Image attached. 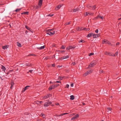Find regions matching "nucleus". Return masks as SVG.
I'll return each mask as SVG.
<instances>
[{
	"label": "nucleus",
	"instance_id": "obj_63",
	"mask_svg": "<svg viewBox=\"0 0 121 121\" xmlns=\"http://www.w3.org/2000/svg\"><path fill=\"white\" fill-rule=\"evenodd\" d=\"M72 87L73 86V84L72 83L70 85Z\"/></svg>",
	"mask_w": 121,
	"mask_h": 121
},
{
	"label": "nucleus",
	"instance_id": "obj_45",
	"mask_svg": "<svg viewBox=\"0 0 121 121\" xmlns=\"http://www.w3.org/2000/svg\"><path fill=\"white\" fill-rule=\"evenodd\" d=\"M36 55H35L34 54H30L29 55H28V56H35Z\"/></svg>",
	"mask_w": 121,
	"mask_h": 121
},
{
	"label": "nucleus",
	"instance_id": "obj_15",
	"mask_svg": "<svg viewBox=\"0 0 121 121\" xmlns=\"http://www.w3.org/2000/svg\"><path fill=\"white\" fill-rule=\"evenodd\" d=\"M93 34L92 33H89L86 36L87 38L89 37L92 36H93Z\"/></svg>",
	"mask_w": 121,
	"mask_h": 121
},
{
	"label": "nucleus",
	"instance_id": "obj_49",
	"mask_svg": "<svg viewBox=\"0 0 121 121\" xmlns=\"http://www.w3.org/2000/svg\"><path fill=\"white\" fill-rule=\"evenodd\" d=\"M69 85L68 84H67L66 85V86L65 87V88H69Z\"/></svg>",
	"mask_w": 121,
	"mask_h": 121
},
{
	"label": "nucleus",
	"instance_id": "obj_36",
	"mask_svg": "<svg viewBox=\"0 0 121 121\" xmlns=\"http://www.w3.org/2000/svg\"><path fill=\"white\" fill-rule=\"evenodd\" d=\"M54 15V14H48L47 15V16H48L52 17V16H53Z\"/></svg>",
	"mask_w": 121,
	"mask_h": 121
},
{
	"label": "nucleus",
	"instance_id": "obj_48",
	"mask_svg": "<svg viewBox=\"0 0 121 121\" xmlns=\"http://www.w3.org/2000/svg\"><path fill=\"white\" fill-rule=\"evenodd\" d=\"M107 43H108L109 44H111V46H112V45L111 44V42H109L108 41Z\"/></svg>",
	"mask_w": 121,
	"mask_h": 121
},
{
	"label": "nucleus",
	"instance_id": "obj_32",
	"mask_svg": "<svg viewBox=\"0 0 121 121\" xmlns=\"http://www.w3.org/2000/svg\"><path fill=\"white\" fill-rule=\"evenodd\" d=\"M65 47L63 45H62L60 48V49H65Z\"/></svg>",
	"mask_w": 121,
	"mask_h": 121
},
{
	"label": "nucleus",
	"instance_id": "obj_5",
	"mask_svg": "<svg viewBox=\"0 0 121 121\" xmlns=\"http://www.w3.org/2000/svg\"><path fill=\"white\" fill-rule=\"evenodd\" d=\"M51 96V95L50 94H48L44 96V97H43V99H45L47 98H48L50 97Z\"/></svg>",
	"mask_w": 121,
	"mask_h": 121
},
{
	"label": "nucleus",
	"instance_id": "obj_30",
	"mask_svg": "<svg viewBox=\"0 0 121 121\" xmlns=\"http://www.w3.org/2000/svg\"><path fill=\"white\" fill-rule=\"evenodd\" d=\"M84 30H85L86 31H89L90 30V29L89 28H83Z\"/></svg>",
	"mask_w": 121,
	"mask_h": 121
},
{
	"label": "nucleus",
	"instance_id": "obj_62",
	"mask_svg": "<svg viewBox=\"0 0 121 121\" xmlns=\"http://www.w3.org/2000/svg\"><path fill=\"white\" fill-rule=\"evenodd\" d=\"M55 65L54 64H52V66L53 67H54L55 66Z\"/></svg>",
	"mask_w": 121,
	"mask_h": 121
},
{
	"label": "nucleus",
	"instance_id": "obj_58",
	"mask_svg": "<svg viewBox=\"0 0 121 121\" xmlns=\"http://www.w3.org/2000/svg\"><path fill=\"white\" fill-rule=\"evenodd\" d=\"M72 65H76V63L75 62H73L72 63Z\"/></svg>",
	"mask_w": 121,
	"mask_h": 121
},
{
	"label": "nucleus",
	"instance_id": "obj_52",
	"mask_svg": "<svg viewBox=\"0 0 121 121\" xmlns=\"http://www.w3.org/2000/svg\"><path fill=\"white\" fill-rule=\"evenodd\" d=\"M77 30L78 31H80V27H78L76 28Z\"/></svg>",
	"mask_w": 121,
	"mask_h": 121
},
{
	"label": "nucleus",
	"instance_id": "obj_64",
	"mask_svg": "<svg viewBox=\"0 0 121 121\" xmlns=\"http://www.w3.org/2000/svg\"><path fill=\"white\" fill-rule=\"evenodd\" d=\"M55 55H53L52 56V58H54L55 57Z\"/></svg>",
	"mask_w": 121,
	"mask_h": 121
},
{
	"label": "nucleus",
	"instance_id": "obj_1",
	"mask_svg": "<svg viewBox=\"0 0 121 121\" xmlns=\"http://www.w3.org/2000/svg\"><path fill=\"white\" fill-rule=\"evenodd\" d=\"M104 54L106 55H109L110 56H115L116 55L115 54H113L107 51L105 52Z\"/></svg>",
	"mask_w": 121,
	"mask_h": 121
},
{
	"label": "nucleus",
	"instance_id": "obj_55",
	"mask_svg": "<svg viewBox=\"0 0 121 121\" xmlns=\"http://www.w3.org/2000/svg\"><path fill=\"white\" fill-rule=\"evenodd\" d=\"M103 72V70H100V71H99V73H102Z\"/></svg>",
	"mask_w": 121,
	"mask_h": 121
},
{
	"label": "nucleus",
	"instance_id": "obj_18",
	"mask_svg": "<svg viewBox=\"0 0 121 121\" xmlns=\"http://www.w3.org/2000/svg\"><path fill=\"white\" fill-rule=\"evenodd\" d=\"M93 38H95L98 37L99 36V35L98 34H93Z\"/></svg>",
	"mask_w": 121,
	"mask_h": 121
},
{
	"label": "nucleus",
	"instance_id": "obj_19",
	"mask_svg": "<svg viewBox=\"0 0 121 121\" xmlns=\"http://www.w3.org/2000/svg\"><path fill=\"white\" fill-rule=\"evenodd\" d=\"M1 69L2 70V71H4V72L5 71V70H6V69L5 68L3 65H2Z\"/></svg>",
	"mask_w": 121,
	"mask_h": 121
},
{
	"label": "nucleus",
	"instance_id": "obj_33",
	"mask_svg": "<svg viewBox=\"0 0 121 121\" xmlns=\"http://www.w3.org/2000/svg\"><path fill=\"white\" fill-rule=\"evenodd\" d=\"M41 115L42 117H43V118H45V115L41 113Z\"/></svg>",
	"mask_w": 121,
	"mask_h": 121
},
{
	"label": "nucleus",
	"instance_id": "obj_7",
	"mask_svg": "<svg viewBox=\"0 0 121 121\" xmlns=\"http://www.w3.org/2000/svg\"><path fill=\"white\" fill-rule=\"evenodd\" d=\"M99 18L101 19L102 20H103L104 19V17L103 16H101L98 15L95 18L96 19H97L98 18Z\"/></svg>",
	"mask_w": 121,
	"mask_h": 121
},
{
	"label": "nucleus",
	"instance_id": "obj_39",
	"mask_svg": "<svg viewBox=\"0 0 121 121\" xmlns=\"http://www.w3.org/2000/svg\"><path fill=\"white\" fill-rule=\"evenodd\" d=\"M70 24V22H66L65 24V25H69Z\"/></svg>",
	"mask_w": 121,
	"mask_h": 121
},
{
	"label": "nucleus",
	"instance_id": "obj_38",
	"mask_svg": "<svg viewBox=\"0 0 121 121\" xmlns=\"http://www.w3.org/2000/svg\"><path fill=\"white\" fill-rule=\"evenodd\" d=\"M36 103L37 104H38L39 105V104H40V101H36Z\"/></svg>",
	"mask_w": 121,
	"mask_h": 121
},
{
	"label": "nucleus",
	"instance_id": "obj_51",
	"mask_svg": "<svg viewBox=\"0 0 121 121\" xmlns=\"http://www.w3.org/2000/svg\"><path fill=\"white\" fill-rule=\"evenodd\" d=\"M120 44V43L119 42H117V43L116 44V45L117 46H118V45H119Z\"/></svg>",
	"mask_w": 121,
	"mask_h": 121
},
{
	"label": "nucleus",
	"instance_id": "obj_21",
	"mask_svg": "<svg viewBox=\"0 0 121 121\" xmlns=\"http://www.w3.org/2000/svg\"><path fill=\"white\" fill-rule=\"evenodd\" d=\"M70 100H73L74 99V98H75V97H74V96L73 95H71L70 96Z\"/></svg>",
	"mask_w": 121,
	"mask_h": 121
},
{
	"label": "nucleus",
	"instance_id": "obj_6",
	"mask_svg": "<svg viewBox=\"0 0 121 121\" xmlns=\"http://www.w3.org/2000/svg\"><path fill=\"white\" fill-rule=\"evenodd\" d=\"M94 14V13H92L90 12H86V15L92 16Z\"/></svg>",
	"mask_w": 121,
	"mask_h": 121
},
{
	"label": "nucleus",
	"instance_id": "obj_23",
	"mask_svg": "<svg viewBox=\"0 0 121 121\" xmlns=\"http://www.w3.org/2000/svg\"><path fill=\"white\" fill-rule=\"evenodd\" d=\"M55 34V31H53V32H52L51 31L49 33V35H52L54 34Z\"/></svg>",
	"mask_w": 121,
	"mask_h": 121
},
{
	"label": "nucleus",
	"instance_id": "obj_40",
	"mask_svg": "<svg viewBox=\"0 0 121 121\" xmlns=\"http://www.w3.org/2000/svg\"><path fill=\"white\" fill-rule=\"evenodd\" d=\"M33 71V70H29V71L27 72V73H29V72H30L31 73H32Z\"/></svg>",
	"mask_w": 121,
	"mask_h": 121
},
{
	"label": "nucleus",
	"instance_id": "obj_41",
	"mask_svg": "<svg viewBox=\"0 0 121 121\" xmlns=\"http://www.w3.org/2000/svg\"><path fill=\"white\" fill-rule=\"evenodd\" d=\"M70 49V46L67 47L66 48V49L67 50H68Z\"/></svg>",
	"mask_w": 121,
	"mask_h": 121
},
{
	"label": "nucleus",
	"instance_id": "obj_12",
	"mask_svg": "<svg viewBox=\"0 0 121 121\" xmlns=\"http://www.w3.org/2000/svg\"><path fill=\"white\" fill-rule=\"evenodd\" d=\"M25 28L28 30L30 31V32L33 33L32 30L29 27H28L27 26H25Z\"/></svg>",
	"mask_w": 121,
	"mask_h": 121
},
{
	"label": "nucleus",
	"instance_id": "obj_9",
	"mask_svg": "<svg viewBox=\"0 0 121 121\" xmlns=\"http://www.w3.org/2000/svg\"><path fill=\"white\" fill-rule=\"evenodd\" d=\"M25 65L28 67H30L32 66V65L30 63L28 62L26 63Z\"/></svg>",
	"mask_w": 121,
	"mask_h": 121
},
{
	"label": "nucleus",
	"instance_id": "obj_50",
	"mask_svg": "<svg viewBox=\"0 0 121 121\" xmlns=\"http://www.w3.org/2000/svg\"><path fill=\"white\" fill-rule=\"evenodd\" d=\"M62 116V114H61L60 115H56V116H57V117H60V116Z\"/></svg>",
	"mask_w": 121,
	"mask_h": 121
},
{
	"label": "nucleus",
	"instance_id": "obj_43",
	"mask_svg": "<svg viewBox=\"0 0 121 121\" xmlns=\"http://www.w3.org/2000/svg\"><path fill=\"white\" fill-rule=\"evenodd\" d=\"M24 14L28 15L29 14V12H24Z\"/></svg>",
	"mask_w": 121,
	"mask_h": 121
},
{
	"label": "nucleus",
	"instance_id": "obj_25",
	"mask_svg": "<svg viewBox=\"0 0 121 121\" xmlns=\"http://www.w3.org/2000/svg\"><path fill=\"white\" fill-rule=\"evenodd\" d=\"M77 11V9H71L70 11L72 12H75Z\"/></svg>",
	"mask_w": 121,
	"mask_h": 121
},
{
	"label": "nucleus",
	"instance_id": "obj_26",
	"mask_svg": "<svg viewBox=\"0 0 121 121\" xmlns=\"http://www.w3.org/2000/svg\"><path fill=\"white\" fill-rule=\"evenodd\" d=\"M22 9L21 8L17 9L15 10L14 11H15L16 12H19Z\"/></svg>",
	"mask_w": 121,
	"mask_h": 121
},
{
	"label": "nucleus",
	"instance_id": "obj_10",
	"mask_svg": "<svg viewBox=\"0 0 121 121\" xmlns=\"http://www.w3.org/2000/svg\"><path fill=\"white\" fill-rule=\"evenodd\" d=\"M62 5H58L56 8H55V9L56 10H58L60 9L62 6Z\"/></svg>",
	"mask_w": 121,
	"mask_h": 121
},
{
	"label": "nucleus",
	"instance_id": "obj_61",
	"mask_svg": "<svg viewBox=\"0 0 121 121\" xmlns=\"http://www.w3.org/2000/svg\"><path fill=\"white\" fill-rule=\"evenodd\" d=\"M14 83L13 82H12L11 84V85L12 86H13L14 85Z\"/></svg>",
	"mask_w": 121,
	"mask_h": 121
},
{
	"label": "nucleus",
	"instance_id": "obj_16",
	"mask_svg": "<svg viewBox=\"0 0 121 121\" xmlns=\"http://www.w3.org/2000/svg\"><path fill=\"white\" fill-rule=\"evenodd\" d=\"M42 0H39V3L38 4V5L41 6L42 4Z\"/></svg>",
	"mask_w": 121,
	"mask_h": 121
},
{
	"label": "nucleus",
	"instance_id": "obj_22",
	"mask_svg": "<svg viewBox=\"0 0 121 121\" xmlns=\"http://www.w3.org/2000/svg\"><path fill=\"white\" fill-rule=\"evenodd\" d=\"M54 89L53 86H50L49 88L48 89L49 91H51L52 89Z\"/></svg>",
	"mask_w": 121,
	"mask_h": 121
},
{
	"label": "nucleus",
	"instance_id": "obj_54",
	"mask_svg": "<svg viewBox=\"0 0 121 121\" xmlns=\"http://www.w3.org/2000/svg\"><path fill=\"white\" fill-rule=\"evenodd\" d=\"M58 79L59 80H61L62 79H61V77H60L58 78Z\"/></svg>",
	"mask_w": 121,
	"mask_h": 121
},
{
	"label": "nucleus",
	"instance_id": "obj_29",
	"mask_svg": "<svg viewBox=\"0 0 121 121\" xmlns=\"http://www.w3.org/2000/svg\"><path fill=\"white\" fill-rule=\"evenodd\" d=\"M84 42H85V41L84 40H82V39H81L78 42L79 43H84Z\"/></svg>",
	"mask_w": 121,
	"mask_h": 121
},
{
	"label": "nucleus",
	"instance_id": "obj_53",
	"mask_svg": "<svg viewBox=\"0 0 121 121\" xmlns=\"http://www.w3.org/2000/svg\"><path fill=\"white\" fill-rule=\"evenodd\" d=\"M95 33H97L98 32V29H97L95 31Z\"/></svg>",
	"mask_w": 121,
	"mask_h": 121
},
{
	"label": "nucleus",
	"instance_id": "obj_57",
	"mask_svg": "<svg viewBox=\"0 0 121 121\" xmlns=\"http://www.w3.org/2000/svg\"><path fill=\"white\" fill-rule=\"evenodd\" d=\"M68 114V113H63V114H62V116H63V115H65V114Z\"/></svg>",
	"mask_w": 121,
	"mask_h": 121
},
{
	"label": "nucleus",
	"instance_id": "obj_44",
	"mask_svg": "<svg viewBox=\"0 0 121 121\" xmlns=\"http://www.w3.org/2000/svg\"><path fill=\"white\" fill-rule=\"evenodd\" d=\"M107 109L108 110V111H111L112 109V108H107Z\"/></svg>",
	"mask_w": 121,
	"mask_h": 121
},
{
	"label": "nucleus",
	"instance_id": "obj_47",
	"mask_svg": "<svg viewBox=\"0 0 121 121\" xmlns=\"http://www.w3.org/2000/svg\"><path fill=\"white\" fill-rule=\"evenodd\" d=\"M12 71L11 70H10V71H9L7 73H6L7 74V75L10 72H11Z\"/></svg>",
	"mask_w": 121,
	"mask_h": 121
},
{
	"label": "nucleus",
	"instance_id": "obj_20",
	"mask_svg": "<svg viewBox=\"0 0 121 121\" xmlns=\"http://www.w3.org/2000/svg\"><path fill=\"white\" fill-rule=\"evenodd\" d=\"M59 85V84H55L54 85H53V87L54 88H55L56 87H58Z\"/></svg>",
	"mask_w": 121,
	"mask_h": 121
},
{
	"label": "nucleus",
	"instance_id": "obj_59",
	"mask_svg": "<svg viewBox=\"0 0 121 121\" xmlns=\"http://www.w3.org/2000/svg\"><path fill=\"white\" fill-rule=\"evenodd\" d=\"M118 51H117L116 52V55H118Z\"/></svg>",
	"mask_w": 121,
	"mask_h": 121
},
{
	"label": "nucleus",
	"instance_id": "obj_34",
	"mask_svg": "<svg viewBox=\"0 0 121 121\" xmlns=\"http://www.w3.org/2000/svg\"><path fill=\"white\" fill-rule=\"evenodd\" d=\"M62 59H63V57L58 58V60H62Z\"/></svg>",
	"mask_w": 121,
	"mask_h": 121
},
{
	"label": "nucleus",
	"instance_id": "obj_56",
	"mask_svg": "<svg viewBox=\"0 0 121 121\" xmlns=\"http://www.w3.org/2000/svg\"><path fill=\"white\" fill-rule=\"evenodd\" d=\"M56 82L61 83V82L60 81H57Z\"/></svg>",
	"mask_w": 121,
	"mask_h": 121
},
{
	"label": "nucleus",
	"instance_id": "obj_3",
	"mask_svg": "<svg viewBox=\"0 0 121 121\" xmlns=\"http://www.w3.org/2000/svg\"><path fill=\"white\" fill-rule=\"evenodd\" d=\"M92 70H88L84 74V76H86L87 75L92 73Z\"/></svg>",
	"mask_w": 121,
	"mask_h": 121
},
{
	"label": "nucleus",
	"instance_id": "obj_4",
	"mask_svg": "<svg viewBox=\"0 0 121 121\" xmlns=\"http://www.w3.org/2000/svg\"><path fill=\"white\" fill-rule=\"evenodd\" d=\"M30 87V86H26L25 87L23 88L22 91V92L23 93L26 90L28 89V87Z\"/></svg>",
	"mask_w": 121,
	"mask_h": 121
},
{
	"label": "nucleus",
	"instance_id": "obj_24",
	"mask_svg": "<svg viewBox=\"0 0 121 121\" xmlns=\"http://www.w3.org/2000/svg\"><path fill=\"white\" fill-rule=\"evenodd\" d=\"M76 46L74 45L73 46H70V49H74L75 48Z\"/></svg>",
	"mask_w": 121,
	"mask_h": 121
},
{
	"label": "nucleus",
	"instance_id": "obj_46",
	"mask_svg": "<svg viewBox=\"0 0 121 121\" xmlns=\"http://www.w3.org/2000/svg\"><path fill=\"white\" fill-rule=\"evenodd\" d=\"M94 53H91L89 54V56H90L91 55H94Z\"/></svg>",
	"mask_w": 121,
	"mask_h": 121
},
{
	"label": "nucleus",
	"instance_id": "obj_60",
	"mask_svg": "<svg viewBox=\"0 0 121 121\" xmlns=\"http://www.w3.org/2000/svg\"><path fill=\"white\" fill-rule=\"evenodd\" d=\"M69 70H66V72L67 73H69Z\"/></svg>",
	"mask_w": 121,
	"mask_h": 121
},
{
	"label": "nucleus",
	"instance_id": "obj_37",
	"mask_svg": "<svg viewBox=\"0 0 121 121\" xmlns=\"http://www.w3.org/2000/svg\"><path fill=\"white\" fill-rule=\"evenodd\" d=\"M74 117H75V118H77L79 117V115L78 114H77Z\"/></svg>",
	"mask_w": 121,
	"mask_h": 121
},
{
	"label": "nucleus",
	"instance_id": "obj_42",
	"mask_svg": "<svg viewBox=\"0 0 121 121\" xmlns=\"http://www.w3.org/2000/svg\"><path fill=\"white\" fill-rule=\"evenodd\" d=\"M76 119V118L75 117H72L71 118V120H74L75 119Z\"/></svg>",
	"mask_w": 121,
	"mask_h": 121
},
{
	"label": "nucleus",
	"instance_id": "obj_28",
	"mask_svg": "<svg viewBox=\"0 0 121 121\" xmlns=\"http://www.w3.org/2000/svg\"><path fill=\"white\" fill-rule=\"evenodd\" d=\"M17 45L18 47H22L20 43H19L18 42H17Z\"/></svg>",
	"mask_w": 121,
	"mask_h": 121
},
{
	"label": "nucleus",
	"instance_id": "obj_14",
	"mask_svg": "<svg viewBox=\"0 0 121 121\" xmlns=\"http://www.w3.org/2000/svg\"><path fill=\"white\" fill-rule=\"evenodd\" d=\"M45 48V46H41L39 47H37V48L39 50H41L44 49Z\"/></svg>",
	"mask_w": 121,
	"mask_h": 121
},
{
	"label": "nucleus",
	"instance_id": "obj_8",
	"mask_svg": "<svg viewBox=\"0 0 121 121\" xmlns=\"http://www.w3.org/2000/svg\"><path fill=\"white\" fill-rule=\"evenodd\" d=\"M53 29H49L47 30H46V33L47 34L49 35V33L50 32L52 31Z\"/></svg>",
	"mask_w": 121,
	"mask_h": 121
},
{
	"label": "nucleus",
	"instance_id": "obj_13",
	"mask_svg": "<svg viewBox=\"0 0 121 121\" xmlns=\"http://www.w3.org/2000/svg\"><path fill=\"white\" fill-rule=\"evenodd\" d=\"M108 41L107 39H104L102 41V43L103 44H107V43Z\"/></svg>",
	"mask_w": 121,
	"mask_h": 121
},
{
	"label": "nucleus",
	"instance_id": "obj_35",
	"mask_svg": "<svg viewBox=\"0 0 121 121\" xmlns=\"http://www.w3.org/2000/svg\"><path fill=\"white\" fill-rule=\"evenodd\" d=\"M95 5L94 6H92V9L94 10L95 9Z\"/></svg>",
	"mask_w": 121,
	"mask_h": 121
},
{
	"label": "nucleus",
	"instance_id": "obj_17",
	"mask_svg": "<svg viewBox=\"0 0 121 121\" xmlns=\"http://www.w3.org/2000/svg\"><path fill=\"white\" fill-rule=\"evenodd\" d=\"M95 65V64L94 63H91L89 65V66L91 67H92Z\"/></svg>",
	"mask_w": 121,
	"mask_h": 121
},
{
	"label": "nucleus",
	"instance_id": "obj_27",
	"mask_svg": "<svg viewBox=\"0 0 121 121\" xmlns=\"http://www.w3.org/2000/svg\"><path fill=\"white\" fill-rule=\"evenodd\" d=\"M63 58L64 59L68 58L69 57V56H64L63 57Z\"/></svg>",
	"mask_w": 121,
	"mask_h": 121
},
{
	"label": "nucleus",
	"instance_id": "obj_2",
	"mask_svg": "<svg viewBox=\"0 0 121 121\" xmlns=\"http://www.w3.org/2000/svg\"><path fill=\"white\" fill-rule=\"evenodd\" d=\"M52 104V102L51 101H47L44 104V106L46 107L49 106L50 104Z\"/></svg>",
	"mask_w": 121,
	"mask_h": 121
},
{
	"label": "nucleus",
	"instance_id": "obj_11",
	"mask_svg": "<svg viewBox=\"0 0 121 121\" xmlns=\"http://www.w3.org/2000/svg\"><path fill=\"white\" fill-rule=\"evenodd\" d=\"M9 46L8 45H6L4 46H3L2 47V48L3 49L5 50L8 48Z\"/></svg>",
	"mask_w": 121,
	"mask_h": 121
},
{
	"label": "nucleus",
	"instance_id": "obj_31",
	"mask_svg": "<svg viewBox=\"0 0 121 121\" xmlns=\"http://www.w3.org/2000/svg\"><path fill=\"white\" fill-rule=\"evenodd\" d=\"M87 7L89 9H92V6L89 5H88Z\"/></svg>",
	"mask_w": 121,
	"mask_h": 121
}]
</instances>
